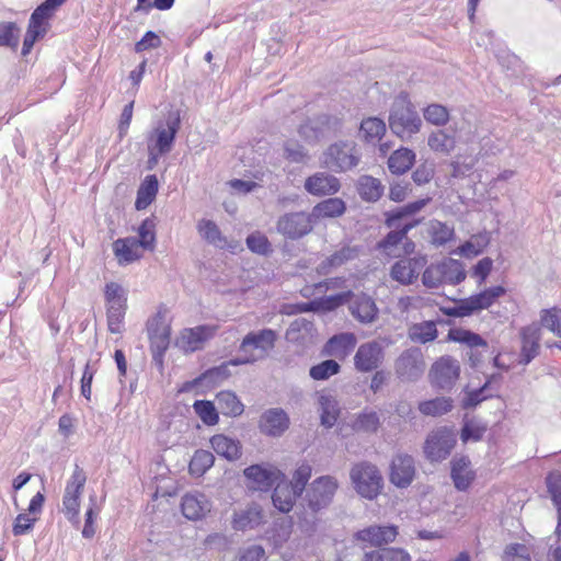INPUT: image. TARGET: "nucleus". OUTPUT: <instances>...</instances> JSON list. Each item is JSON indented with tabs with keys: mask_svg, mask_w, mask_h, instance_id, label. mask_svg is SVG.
<instances>
[{
	"mask_svg": "<svg viewBox=\"0 0 561 561\" xmlns=\"http://www.w3.org/2000/svg\"><path fill=\"white\" fill-rule=\"evenodd\" d=\"M383 357V348L378 342L363 343L355 353L354 365L358 371L369 373L381 365Z\"/></svg>",
	"mask_w": 561,
	"mask_h": 561,
	"instance_id": "a211bd4d",
	"label": "nucleus"
},
{
	"mask_svg": "<svg viewBox=\"0 0 561 561\" xmlns=\"http://www.w3.org/2000/svg\"><path fill=\"white\" fill-rule=\"evenodd\" d=\"M399 535L396 525H370L353 534V541L363 550L366 548H385Z\"/></svg>",
	"mask_w": 561,
	"mask_h": 561,
	"instance_id": "6e6552de",
	"label": "nucleus"
},
{
	"mask_svg": "<svg viewBox=\"0 0 561 561\" xmlns=\"http://www.w3.org/2000/svg\"><path fill=\"white\" fill-rule=\"evenodd\" d=\"M427 232L431 238V242L436 247L445 245L455 237L454 228L439 220H432Z\"/></svg>",
	"mask_w": 561,
	"mask_h": 561,
	"instance_id": "c03bdc74",
	"label": "nucleus"
},
{
	"mask_svg": "<svg viewBox=\"0 0 561 561\" xmlns=\"http://www.w3.org/2000/svg\"><path fill=\"white\" fill-rule=\"evenodd\" d=\"M127 307L106 308L107 327L112 333H122L124 330V321Z\"/></svg>",
	"mask_w": 561,
	"mask_h": 561,
	"instance_id": "e2e57ef3",
	"label": "nucleus"
},
{
	"mask_svg": "<svg viewBox=\"0 0 561 561\" xmlns=\"http://www.w3.org/2000/svg\"><path fill=\"white\" fill-rule=\"evenodd\" d=\"M457 443L456 433L448 426L432 430L424 442L423 453L431 462H440L447 459Z\"/></svg>",
	"mask_w": 561,
	"mask_h": 561,
	"instance_id": "0eeeda50",
	"label": "nucleus"
},
{
	"mask_svg": "<svg viewBox=\"0 0 561 561\" xmlns=\"http://www.w3.org/2000/svg\"><path fill=\"white\" fill-rule=\"evenodd\" d=\"M289 426V417L282 409H270L260 419V431L268 436H279Z\"/></svg>",
	"mask_w": 561,
	"mask_h": 561,
	"instance_id": "a878e982",
	"label": "nucleus"
},
{
	"mask_svg": "<svg viewBox=\"0 0 561 561\" xmlns=\"http://www.w3.org/2000/svg\"><path fill=\"white\" fill-rule=\"evenodd\" d=\"M324 163L333 171L343 172L354 168L358 163V158L350 145L334 144L329 147Z\"/></svg>",
	"mask_w": 561,
	"mask_h": 561,
	"instance_id": "6ab92c4d",
	"label": "nucleus"
},
{
	"mask_svg": "<svg viewBox=\"0 0 561 561\" xmlns=\"http://www.w3.org/2000/svg\"><path fill=\"white\" fill-rule=\"evenodd\" d=\"M340 488L339 480L334 476L325 474L316 478L306 491V508L317 514L328 508Z\"/></svg>",
	"mask_w": 561,
	"mask_h": 561,
	"instance_id": "423d86ee",
	"label": "nucleus"
},
{
	"mask_svg": "<svg viewBox=\"0 0 561 561\" xmlns=\"http://www.w3.org/2000/svg\"><path fill=\"white\" fill-rule=\"evenodd\" d=\"M427 264L425 254H417L412 257H403L398 260L390 268V276L393 280L401 285L408 286L415 283L421 271Z\"/></svg>",
	"mask_w": 561,
	"mask_h": 561,
	"instance_id": "4468645a",
	"label": "nucleus"
},
{
	"mask_svg": "<svg viewBox=\"0 0 561 561\" xmlns=\"http://www.w3.org/2000/svg\"><path fill=\"white\" fill-rule=\"evenodd\" d=\"M427 123L435 126H444L449 121L448 110L440 104H430L423 112Z\"/></svg>",
	"mask_w": 561,
	"mask_h": 561,
	"instance_id": "052dcab7",
	"label": "nucleus"
},
{
	"mask_svg": "<svg viewBox=\"0 0 561 561\" xmlns=\"http://www.w3.org/2000/svg\"><path fill=\"white\" fill-rule=\"evenodd\" d=\"M164 317L165 312L160 308L147 323L151 347H154L159 353L167 350L171 335L170 325L164 323Z\"/></svg>",
	"mask_w": 561,
	"mask_h": 561,
	"instance_id": "b1692460",
	"label": "nucleus"
},
{
	"mask_svg": "<svg viewBox=\"0 0 561 561\" xmlns=\"http://www.w3.org/2000/svg\"><path fill=\"white\" fill-rule=\"evenodd\" d=\"M214 456L210 451L199 449L196 450L190 461L188 470L192 476H203L213 465Z\"/></svg>",
	"mask_w": 561,
	"mask_h": 561,
	"instance_id": "3c124183",
	"label": "nucleus"
},
{
	"mask_svg": "<svg viewBox=\"0 0 561 561\" xmlns=\"http://www.w3.org/2000/svg\"><path fill=\"white\" fill-rule=\"evenodd\" d=\"M415 477L414 460L407 454H399L393 457L390 465L389 478L391 483L398 488L409 486Z\"/></svg>",
	"mask_w": 561,
	"mask_h": 561,
	"instance_id": "412c9836",
	"label": "nucleus"
},
{
	"mask_svg": "<svg viewBox=\"0 0 561 561\" xmlns=\"http://www.w3.org/2000/svg\"><path fill=\"white\" fill-rule=\"evenodd\" d=\"M356 251L350 247H343L340 250L332 253L319 265V272L328 274L332 268L339 267L347 261L354 259Z\"/></svg>",
	"mask_w": 561,
	"mask_h": 561,
	"instance_id": "37998d69",
	"label": "nucleus"
},
{
	"mask_svg": "<svg viewBox=\"0 0 561 561\" xmlns=\"http://www.w3.org/2000/svg\"><path fill=\"white\" fill-rule=\"evenodd\" d=\"M350 302L352 316L360 323H371L377 319L378 308L370 296L366 294L354 295Z\"/></svg>",
	"mask_w": 561,
	"mask_h": 561,
	"instance_id": "cd10ccee",
	"label": "nucleus"
},
{
	"mask_svg": "<svg viewBox=\"0 0 561 561\" xmlns=\"http://www.w3.org/2000/svg\"><path fill=\"white\" fill-rule=\"evenodd\" d=\"M181 126L180 115L176 113L167 122V127L158 126L148 137V168L152 169L157 165L161 156L171 151L176 133Z\"/></svg>",
	"mask_w": 561,
	"mask_h": 561,
	"instance_id": "39448f33",
	"label": "nucleus"
},
{
	"mask_svg": "<svg viewBox=\"0 0 561 561\" xmlns=\"http://www.w3.org/2000/svg\"><path fill=\"white\" fill-rule=\"evenodd\" d=\"M427 144L433 151L448 154L455 149L456 139L444 130H436L430 135Z\"/></svg>",
	"mask_w": 561,
	"mask_h": 561,
	"instance_id": "de8ad7c7",
	"label": "nucleus"
},
{
	"mask_svg": "<svg viewBox=\"0 0 561 561\" xmlns=\"http://www.w3.org/2000/svg\"><path fill=\"white\" fill-rule=\"evenodd\" d=\"M197 230L203 239H205L207 242L215 244L221 249L226 248L227 240L225 237H222L218 226L207 219H203L197 224Z\"/></svg>",
	"mask_w": 561,
	"mask_h": 561,
	"instance_id": "49530a36",
	"label": "nucleus"
},
{
	"mask_svg": "<svg viewBox=\"0 0 561 561\" xmlns=\"http://www.w3.org/2000/svg\"><path fill=\"white\" fill-rule=\"evenodd\" d=\"M216 401L220 412L228 417L240 416L244 411V405L238 396L230 390H222L216 394Z\"/></svg>",
	"mask_w": 561,
	"mask_h": 561,
	"instance_id": "f704fd0d",
	"label": "nucleus"
},
{
	"mask_svg": "<svg viewBox=\"0 0 561 561\" xmlns=\"http://www.w3.org/2000/svg\"><path fill=\"white\" fill-rule=\"evenodd\" d=\"M20 28L15 22H0V46L16 48Z\"/></svg>",
	"mask_w": 561,
	"mask_h": 561,
	"instance_id": "bf43d9fd",
	"label": "nucleus"
},
{
	"mask_svg": "<svg viewBox=\"0 0 561 561\" xmlns=\"http://www.w3.org/2000/svg\"><path fill=\"white\" fill-rule=\"evenodd\" d=\"M247 245L249 250L253 253L260 255H268L272 253V245L268 241L267 237L260 231H255L248 236Z\"/></svg>",
	"mask_w": 561,
	"mask_h": 561,
	"instance_id": "680f3d73",
	"label": "nucleus"
},
{
	"mask_svg": "<svg viewBox=\"0 0 561 561\" xmlns=\"http://www.w3.org/2000/svg\"><path fill=\"white\" fill-rule=\"evenodd\" d=\"M138 244L145 251H152L156 245V222L153 218H146L138 228Z\"/></svg>",
	"mask_w": 561,
	"mask_h": 561,
	"instance_id": "603ef678",
	"label": "nucleus"
},
{
	"mask_svg": "<svg viewBox=\"0 0 561 561\" xmlns=\"http://www.w3.org/2000/svg\"><path fill=\"white\" fill-rule=\"evenodd\" d=\"M409 336L413 342L425 344L437 337V328L434 321L415 323L409 329Z\"/></svg>",
	"mask_w": 561,
	"mask_h": 561,
	"instance_id": "a18cd8bd",
	"label": "nucleus"
},
{
	"mask_svg": "<svg viewBox=\"0 0 561 561\" xmlns=\"http://www.w3.org/2000/svg\"><path fill=\"white\" fill-rule=\"evenodd\" d=\"M504 561H531V559L525 545L511 543L504 550Z\"/></svg>",
	"mask_w": 561,
	"mask_h": 561,
	"instance_id": "774afa93",
	"label": "nucleus"
},
{
	"mask_svg": "<svg viewBox=\"0 0 561 561\" xmlns=\"http://www.w3.org/2000/svg\"><path fill=\"white\" fill-rule=\"evenodd\" d=\"M447 339L449 341L463 344L468 346L471 350L474 348H488L486 341L479 335L478 333H474L470 330L462 329V328H453L449 330Z\"/></svg>",
	"mask_w": 561,
	"mask_h": 561,
	"instance_id": "e433bc0d",
	"label": "nucleus"
},
{
	"mask_svg": "<svg viewBox=\"0 0 561 561\" xmlns=\"http://www.w3.org/2000/svg\"><path fill=\"white\" fill-rule=\"evenodd\" d=\"M391 130L400 138H409L420 131L422 121L407 96H399L389 116Z\"/></svg>",
	"mask_w": 561,
	"mask_h": 561,
	"instance_id": "7ed1b4c3",
	"label": "nucleus"
},
{
	"mask_svg": "<svg viewBox=\"0 0 561 561\" xmlns=\"http://www.w3.org/2000/svg\"><path fill=\"white\" fill-rule=\"evenodd\" d=\"M181 512L183 516L193 522L204 519L211 511V503L201 492H190L182 496Z\"/></svg>",
	"mask_w": 561,
	"mask_h": 561,
	"instance_id": "aec40b11",
	"label": "nucleus"
},
{
	"mask_svg": "<svg viewBox=\"0 0 561 561\" xmlns=\"http://www.w3.org/2000/svg\"><path fill=\"white\" fill-rule=\"evenodd\" d=\"M340 181L328 173L319 172L309 178L305 182L306 191L314 196L334 195L340 191Z\"/></svg>",
	"mask_w": 561,
	"mask_h": 561,
	"instance_id": "bb28decb",
	"label": "nucleus"
},
{
	"mask_svg": "<svg viewBox=\"0 0 561 561\" xmlns=\"http://www.w3.org/2000/svg\"><path fill=\"white\" fill-rule=\"evenodd\" d=\"M430 201L431 198L419 199L401 208L386 213L385 225L391 230L378 242V250L389 257H400L401 254H412L415 250V243L408 237V233L420 225L422 219L405 222H403V220L419 213Z\"/></svg>",
	"mask_w": 561,
	"mask_h": 561,
	"instance_id": "f257e3e1",
	"label": "nucleus"
},
{
	"mask_svg": "<svg viewBox=\"0 0 561 561\" xmlns=\"http://www.w3.org/2000/svg\"><path fill=\"white\" fill-rule=\"evenodd\" d=\"M470 460L467 457L455 458L451 461V479L457 490L466 491L476 478L471 469Z\"/></svg>",
	"mask_w": 561,
	"mask_h": 561,
	"instance_id": "7c9ffc66",
	"label": "nucleus"
},
{
	"mask_svg": "<svg viewBox=\"0 0 561 561\" xmlns=\"http://www.w3.org/2000/svg\"><path fill=\"white\" fill-rule=\"evenodd\" d=\"M488 245V239L483 236H473L468 241L458 247L455 253L471 259L483 252Z\"/></svg>",
	"mask_w": 561,
	"mask_h": 561,
	"instance_id": "6e6d98bb",
	"label": "nucleus"
},
{
	"mask_svg": "<svg viewBox=\"0 0 561 561\" xmlns=\"http://www.w3.org/2000/svg\"><path fill=\"white\" fill-rule=\"evenodd\" d=\"M346 211V204L342 198L330 197L317 203L311 210V216L317 225L321 220L339 218Z\"/></svg>",
	"mask_w": 561,
	"mask_h": 561,
	"instance_id": "c85d7f7f",
	"label": "nucleus"
},
{
	"mask_svg": "<svg viewBox=\"0 0 561 561\" xmlns=\"http://www.w3.org/2000/svg\"><path fill=\"white\" fill-rule=\"evenodd\" d=\"M158 190L157 176L154 174L147 175L138 187L135 208L137 210L146 209L156 199Z\"/></svg>",
	"mask_w": 561,
	"mask_h": 561,
	"instance_id": "473e14b6",
	"label": "nucleus"
},
{
	"mask_svg": "<svg viewBox=\"0 0 561 561\" xmlns=\"http://www.w3.org/2000/svg\"><path fill=\"white\" fill-rule=\"evenodd\" d=\"M440 261L445 285H458L466 279L467 273L463 264L460 261L451 257H445Z\"/></svg>",
	"mask_w": 561,
	"mask_h": 561,
	"instance_id": "58836bf2",
	"label": "nucleus"
},
{
	"mask_svg": "<svg viewBox=\"0 0 561 561\" xmlns=\"http://www.w3.org/2000/svg\"><path fill=\"white\" fill-rule=\"evenodd\" d=\"M419 411L425 416H442L453 409V400L450 398L437 397L419 403Z\"/></svg>",
	"mask_w": 561,
	"mask_h": 561,
	"instance_id": "a19ab883",
	"label": "nucleus"
},
{
	"mask_svg": "<svg viewBox=\"0 0 561 561\" xmlns=\"http://www.w3.org/2000/svg\"><path fill=\"white\" fill-rule=\"evenodd\" d=\"M218 331V325H197L181 331L178 337V345L185 352H195L201 350L205 342L211 339Z\"/></svg>",
	"mask_w": 561,
	"mask_h": 561,
	"instance_id": "f3484780",
	"label": "nucleus"
},
{
	"mask_svg": "<svg viewBox=\"0 0 561 561\" xmlns=\"http://www.w3.org/2000/svg\"><path fill=\"white\" fill-rule=\"evenodd\" d=\"M355 431L376 432L379 427V417L376 412H364L353 422Z\"/></svg>",
	"mask_w": 561,
	"mask_h": 561,
	"instance_id": "338daca9",
	"label": "nucleus"
},
{
	"mask_svg": "<svg viewBox=\"0 0 561 561\" xmlns=\"http://www.w3.org/2000/svg\"><path fill=\"white\" fill-rule=\"evenodd\" d=\"M442 268V261L426 264L422 273V284L430 289L445 285Z\"/></svg>",
	"mask_w": 561,
	"mask_h": 561,
	"instance_id": "5fc2aeb1",
	"label": "nucleus"
},
{
	"mask_svg": "<svg viewBox=\"0 0 561 561\" xmlns=\"http://www.w3.org/2000/svg\"><path fill=\"white\" fill-rule=\"evenodd\" d=\"M486 432V425L474 420H467L462 426L460 437L463 443L469 439L480 440Z\"/></svg>",
	"mask_w": 561,
	"mask_h": 561,
	"instance_id": "69168bd1",
	"label": "nucleus"
},
{
	"mask_svg": "<svg viewBox=\"0 0 561 561\" xmlns=\"http://www.w3.org/2000/svg\"><path fill=\"white\" fill-rule=\"evenodd\" d=\"M340 561H412L411 556L402 548L385 547L358 553L346 549Z\"/></svg>",
	"mask_w": 561,
	"mask_h": 561,
	"instance_id": "2eb2a0df",
	"label": "nucleus"
},
{
	"mask_svg": "<svg viewBox=\"0 0 561 561\" xmlns=\"http://www.w3.org/2000/svg\"><path fill=\"white\" fill-rule=\"evenodd\" d=\"M386 133V124L378 117L363 119L359 127V136L369 144L378 142Z\"/></svg>",
	"mask_w": 561,
	"mask_h": 561,
	"instance_id": "4c0bfd02",
	"label": "nucleus"
},
{
	"mask_svg": "<svg viewBox=\"0 0 561 561\" xmlns=\"http://www.w3.org/2000/svg\"><path fill=\"white\" fill-rule=\"evenodd\" d=\"M350 478L355 491L367 500L376 499L382 491L383 478L379 469L367 461L355 463Z\"/></svg>",
	"mask_w": 561,
	"mask_h": 561,
	"instance_id": "20e7f679",
	"label": "nucleus"
},
{
	"mask_svg": "<svg viewBox=\"0 0 561 561\" xmlns=\"http://www.w3.org/2000/svg\"><path fill=\"white\" fill-rule=\"evenodd\" d=\"M112 248L115 259L121 266L139 261L145 253V250L138 244L137 239L133 237L115 240Z\"/></svg>",
	"mask_w": 561,
	"mask_h": 561,
	"instance_id": "393cba45",
	"label": "nucleus"
},
{
	"mask_svg": "<svg viewBox=\"0 0 561 561\" xmlns=\"http://www.w3.org/2000/svg\"><path fill=\"white\" fill-rule=\"evenodd\" d=\"M104 299L106 308L127 307V294L123 286L115 282L106 283L104 286Z\"/></svg>",
	"mask_w": 561,
	"mask_h": 561,
	"instance_id": "8fccbe9b",
	"label": "nucleus"
},
{
	"mask_svg": "<svg viewBox=\"0 0 561 561\" xmlns=\"http://www.w3.org/2000/svg\"><path fill=\"white\" fill-rule=\"evenodd\" d=\"M520 336V363H530L540 350L541 327L538 323H530L523 327L519 332Z\"/></svg>",
	"mask_w": 561,
	"mask_h": 561,
	"instance_id": "4be33fe9",
	"label": "nucleus"
},
{
	"mask_svg": "<svg viewBox=\"0 0 561 561\" xmlns=\"http://www.w3.org/2000/svg\"><path fill=\"white\" fill-rule=\"evenodd\" d=\"M357 192L364 201L376 202L383 193V185L376 178L363 175L357 182Z\"/></svg>",
	"mask_w": 561,
	"mask_h": 561,
	"instance_id": "ea45409f",
	"label": "nucleus"
},
{
	"mask_svg": "<svg viewBox=\"0 0 561 561\" xmlns=\"http://www.w3.org/2000/svg\"><path fill=\"white\" fill-rule=\"evenodd\" d=\"M415 162V153L408 148L394 150L388 159V168L392 174H404Z\"/></svg>",
	"mask_w": 561,
	"mask_h": 561,
	"instance_id": "72a5a7b5",
	"label": "nucleus"
},
{
	"mask_svg": "<svg viewBox=\"0 0 561 561\" xmlns=\"http://www.w3.org/2000/svg\"><path fill=\"white\" fill-rule=\"evenodd\" d=\"M505 294L506 289L501 285L486 288L476 295L461 299L457 306V314L467 317L483 309H488Z\"/></svg>",
	"mask_w": 561,
	"mask_h": 561,
	"instance_id": "f8f14e48",
	"label": "nucleus"
},
{
	"mask_svg": "<svg viewBox=\"0 0 561 561\" xmlns=\"http://www.w3.org/2000/svg\"><path fill=\"white\" fill-rule=\"evenodd\" d=\"M262 522V510L257 505H253L234 515L232 520V527L236 530L252 529L261 525Z\"/></svg>",
	"mask_w": 561,
	"mask_h": 561,
	"instance_id": "c9c22d12",
	"label": "nucleus"
},
{
	"mask_svg": "<svg viewBox=\"0 0 561 561\" xmlns=\"http://www.w3.org/2000/svg\"><path fill=\"white\" fill-rule=\"evenodd\" d=\"M210 446L215 453L228 460H237L241 457L242 446L239 439L225 434H216L210 438Z\"/></svg>",
	"mask_w": 561,
	"mask_h": 561,
	"instance_id": "2f4dec72",
	"label": "nucleus"
},
{
	"mask_svg": "<svg viewBox=\"0 0 561 561\" xmlns=\"http://www.w3.org/2000/svg\"><path fill=\"white\" fill-rule=\"evenodd\" d=\"M314 221L310 213L291 211L280 216L276 224L277 231L287 239L298 240L312 232Z\"/></svg>",
	"mask_w": 561,
	"mask_h": 561,
	"instance_id": "9d476101",
	"label": "nucleus"
},
{
	"mask_svg": "<svg viewBox=\"0 0 561 561\" xmlns=\"http://www.w3.org/2000/svg\"><path fill=\"white\" fill-rule=\"evenodd\" d=\"M548 492L558 510L559 519L561 520V473L550 472L547 478Z\"/></svg>",
	"mask_w": 561,
	"mask_h": 561,
	"instance_id": "0e129e2a",
	"label": "nucleus"
},
{
	"mask_svg": "<svg viewBox=\"0 0 561 561\" xmlns=\"http://www.w3.org/2000/svg\"><path fill=\"white\" fill-rule=\"evenodd\" d=\"M193 409L201 421L207 426H215L219 423V413L213 401L196 400Z\"/></svg>",
	"mask_w": 561,
	"mask_h": 561,
	"instance_id": "09e8293b",
	"label": "nucleus"
},
{
	"mask_svg": "<svg viewBox=\"0 0 561 561\" xmlns=\"http://www.w3.org/2000/svg\"><path fill=\"white\" fill-rule=\"evenodd\" d=\"M357 339L354 333L335 334L323 345L321 354L327 357L344 360L354 351Z\"/></svg>",
	"mask_w": 561,
	"mask_h": 561,
	"instance_id": "5701e85b",
	"label": "nucleus"
},
{
	"mask_svg": "<svg viewBox=\"0 0 561 561\" xmlns=\"http://www.w3.org/2000/svg\"><path fill=\"white\" fill-rule=\"evenodd\" d=\"M243 474L248 481V486L255 491H267L278 480L285 478V473L274 466L252 465L244 469Z\"/></svg>",
	"mask_w": 561,
	"mask_h": 561,
	"instance_id": "dca6fc26",
	"label": "nucleus"
},
{
	"mask_svg": "<svg viewBox=\"0 0 561 561\" xmlns=\"http://www.w3.org/2000/svg\"><path fill=\"white\" fill-rule=\"evenodd\" d=\"M276 342V333L271 329H264L259 332H250L247 334L241 344L240 352L244 354L241 359H232L224 363L219 367L209 369L206 374L209 376H227L228 365H240L253 363L264 357L267 352L274 348Z\"/></svg>",
	"mask_w": 561,
	"mask_h": 561,
	"instance_id": "f03ea898",
	"label": "nucleus"
},
{
	"mask_svg": "<svg viewBox=\"0 0 561 561\" xmlns=\"http://www.w3.org/2000/svg\"><path fill=\"white\" fill-rule=\"evenodd\" d=\"M460 377L459 362L449 356L444 355L437 358L428 373V379L433 387L437 389H451Z\"/></svg>",
	"mask_w": 561,
	"mask_h": 561,
	"instance_id": "9b49d317",
	"label": "nucleus"
},
{
	"mask_svg": "<svg viewBox=\"0 0 561 561\" xmlns=\"http://www.w3.org/2000/svg\"><path fill=\"white\" fill-rule=\"evenodd\" d=\"M87 482L82 468L76 466L70 479L67 481L62 497V512L70 522L78 523L80 513V497Z\"/></svg>",
	"mask_w": 561,
	"mask_h": 561,
	"instance_id": "1a4fd4ad",
	"label": "nucleus"
},
{
	"mask_svg": "<svg viewBox=\"0 0 561 561\" xmlns=\"http://www.w3.org/2000/svg\"><path fill=\"white\" fill-rule=\"evenodd\" d=\"M354 294L351 290L337 295L321 298L313 304L316 308L323 311H332L352 300Z\"/></svg>",
	"mask_w": 561,
	"mask_h": 561,
	"instance_id": "13d9d810",
	"label": "nucleus"
},
{
	"mask_svg": "<svg viewBox=\"0 0 561 561\" xmlns=\"http://www.w3.org/2000/svg\"><path fill=\"white\" fill-rule=\"evenodd\" d=\"M561 337V308L552 307L540 311V324Z\"/></svg>",
	"mask_w": 561,
	"mask_h": 561,
	"instance_id": "864d4df0",
	"label": "nucleus"
},
{
	"mask_svg": "<svg viewBox=\"0 0 561 561\" xmlns=\"http://www.w3.org/2000/svg\"><path fill=\"white\" fill-rule=\"evenodd\" d=\"M319 404L321 424L325 427H332L340 416L337 401L332 396L323 394L319 398Z\"/></svg>",
	"mask_w": 561,
	"mask_h": 561,
	"instance_id": "79ce46f5",
	"label": "nucleus"
},
{
	"mask_svg": "<svg viewBox=\"0 0 561 561\" xmlns=\"http://www.w3.org/2000/svg\"><path fill=\"white\" fill-rule=\"evenodd\" d=\"M275 484L272 495L274 506L284 513L291 511L297 497L301 493L287 482L286 477L283 480H278Z\"/></svg>",
	"mask_w": 561,
	"mask_h": 561,
	"instance_id": "c756f323",
	"label": "nucleus"
},
{
	"mask_svg": "<svg viewBox=\"0 0 561 561\" xmlns=\"http://www.w3.org/2000/svg\"><path fill=\"white\" fill-rule=\"evenodd\" d=\"M341 370L340 364L334 359H325L309 370V375L313 380H327L330 377L339 374Z\"/></svg>",
	"mask_w": 561,
	"mask_h": 561,
	"instance_id": "4d7b16f0",
	"label": "nucleus"
},
{
	"mask_svg": "<svg viewBox=\"0 0 561 561\" xmlns=\"http://www.w3.org/2000/svg\"><path fill=\"white\" fill-rule=\"evenodd\" d=\"M54 15L39 5L32 12L26 33L23 39L22 55L31 53L34 44L44 38L50 28V20Z\"/></svg>",
	"mask_w": 561,
	"mask_h": 561,
	"instance_id": "ddd939ff",
	"label": "nucleus"
}]
</instances>
